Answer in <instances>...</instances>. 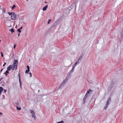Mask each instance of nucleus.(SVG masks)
I'll use <instances>...</instances> for the list:
<instances>
[{
    "mask_svg": "<svg viewBox=\"0 0 123 123\" xmlns=\"http://www.w3.org/2000/svg\"><path fill=\"white\" fill-rule=\"evenodd\" d=\"M16 17V14H15L14 12L13 14L11 15V19L14 20Z\"/></svg>",
    "mask_w": 123,
    "mask_h": 123,
    "instance_id": "nucleus-1",
    "label": "nucleus"
},
{
    "mask_svg": "<svg viewBox=\"0 0 123 123\" xmlns=\"http://www.w3.org/2000/svg\"><path fill=\"white\" fill-rule=\"evenodd\" d=\"M30 113L31 114L32 117L35 119H36V116L34 111L33 110H31V111Z\"/></svg>",
    "mask_w": 123,
    "mask_h": 123,
    "instance_id": "nucleus-2",
    "label": "nucleus"
},
{
    "mask_svg": "<svg viewBox=\"0 0 123 123\" xmlns=\"http://www.w3.org/2000/svg\"><path fill=\"white\" fill-rule=\"evenodd\" d=\"M12 70L13 71L14 70H16L17 69V66L15 65L12 64Z\"/></svg>",
    "mask_w": 123,
    "mask_h": 123,
    "instance_id": "nucleus-3",
    "label": "nucleus"
},
{
    "mask_svg": "<svg viewBox=\"0 0 123 123\" xmlns=\"http://www.w3.org/2000/svg\"><path fill=\"white\" fill-rule=\"evenodd\" d=\"M18 62V60H15L13 61V64L17 66Z\"/></svg>",
    "mask_w": 123,
    "mask_h": 123,
    "instance_id": "nucleus-4",
    "label": "nucleus"
},
{
    "mask_svg": "<svg viewBox=\"0 0 123 123\" xmlns=\"http://www.w3.org/2000/svg\"><path fill=\"white\" fill-rule=\"evenodd\" d=\"M111 98L110 97H109L107 100V101L106 102V105H108L109 104V102H111Z\"/></svg>",
    "mask_w": 123,
    "mask_h": 123,
    "instance_id": "nucleus-5",
    "label": "nucleus"
},
{
    "mask_svg": "<svg viewBox=\"0 0 123 123\" xmlns=\"http://www.w3.org/2000/svg\"><path fill=\"white\" fill-rule=\"evenodd\" d=\"M12 65H10L8 66L7 68V70L8 71H10L11 69L12 70Z\"/></svg>",
    "mask_w": 123,
    "mask_h": 123,
    "instance_id": "nucleus-6",
    "label": "nucleus"
},
{
    "mask_svg": "<svg viewBox=\"0 0 123 123\" xmlns=\"http://www.w3.org/2000/svg\"><path fill=\"white\" fill-rule=\"evenodd\" d=\"M65 82L63 81V82L61 83L60 85L58 87V88H59L60 89L61 87V86H63L65 84Z\"/></svg>",
    "mask_w": 123,
    "mask_h": 123,
    "instance_id": "nucleus-7",
    "label": "nucleus"
},
{
    "mask_svg": "<svg viewBox=\"0 0 123 123\" xmlns=\"http://www.w3.org/2000/svg\"><path fill=\"white\" fill-rule=\"evenodd\" d=\"M76 2H74L72 6H71V7L72 8H73V5H74V7H75V9H76Z\"/></svg>",
    "mask_w": 123,
    "mask_h": 123,
    "instance_id": "nucleus-8",
    "label": "nucleus"
},
{
    "mask_svg": "<svg viewBox=\"0 0 123 123\" xmlns=\"http://www.w3.org/2000/svg\"><path fill=\"white\" fill-rule=\"evenodd\" d=\"M48 7V6L47 5H46L43 8V10L44 11H46V9Z\"/></svg>",
    "mask_w": 123,
    "mask_h": 123,
    "instance_id": "nucleus-9",
    "label": "nucleus"
},
{
    "mask_svg": "<svg viewBox=\"0 0 123 123\" xmlns=\"http://www.w3.org/2000/svg\"><path fill=\"white\" fill-rule=\"evenodd\" d=\"M3 89V88L2 87H0V95L1 94V93Z\"/></svg>",
    "mask_w": 123,
    "mask_h": 123,
    "instance_id": "nucleus-10",
    "label": "nucleus"
},
{
    "mask_svg": "<svg viewBox=\"0 0 123 123\" xmlns=\"http://www.w3.org/2000/svg\"><path fill=\"white\" fill-rule=\"evenodd\" d=\"M2 12L3 13H5L6 12L5 9L4 8H2Z\"/></svg>",
    "mask_w": 123,
    "mask_h": 123,
    "instance_id": "nucleus-11",
    "label": "nucleus"
},
{
    "mask_svg": "<svg viewBox=\"0 0 123 123\" xmlns=\"http://www.w3.org/2000/svg\"><path fill=\"white\" fill-rule=\"evenodd\" d=\"M14 13V12H8V14L9 15H12V14H13V13Z\"/></svg>",
    "mask_w": 123,
    "mask_h": 123,
    "instance_id": "nucleus-12",
    "label": "nucleus"
},
{
    "mask_svg": "<svg viewBox=\"0 0 123 123\" xmlns=\"http://www.w3.org/2000/svg\"><path fill=\"white\" fill-rule=\"evenodd\" d=\"M9 72L7 70H6V71L5 73V74L6 76H7V73H9Z\"/></svg>",
    "mask_w": 123,
    "mask_h": 123,
    "instance_id": "nucleus-13",
    "label": "nucleus"
},
{
    "mask_svg": "<svg viewBox=\"0 0 123 123\" xmlns=\"http://www.w3.org/2000/svg\"><path fill=\"white\" fill-rule=\"evenodd\" d=\"M82 58V55H81L79 57V59L78 60V61L79 60H81Z\"/></svg>",
    "mask_w": 123,
    "mask_h": 123,
    "instance_id": "nucleus-14",
    "label": "nucleus"
},
{
    "mask_svg": "<svg viewBox=\"0 0 123 123\" xmlns=\"http://www.w3.org/2000/svg\"><path fill=\"white\" fill-rule=\"evenodd\" d=\"M73 72V71H72V70H70L68 73V74L69 75L70 74H71Z\"/></svg>",
    "mask_w": 123,
    "mask_h": 123,
    "instance_id": "nucleus-15",
    "label": "nucleus"
},
{
    "mask_svg": "<svg viewBox=\"0 0 123 123\" xmlns=\"http://www.w3.org/2000/svg\"><path fill=\"white\" fill-rule=\"evenodd\" d=\"M92 92V90H91L90 89L87 92V93H89L90 92Z\"/></svg>",
    "mask_w": 123,
    "mask_h": 123,
    "instance_id": "nucleus-16",
    "label": "nucleus"
},
{
    "mask_svg": "<svg viewBox=\"0 0 123 123\" xmlns=\"http://www.w3.org/2000/svg\"><path fill=\"white\" fill-rule=\"evenodd\" d=\"M10 31H11L12 33L13 32H14V30H13V29L12 28L10 30Z\"/></svg>",
    "mask_w": 123,
    "mask_h": 123,
    "instance_id": "nucleus-17",
    "label": "nucleus"
},
{
    "mask_svg": "<svg viewBox=\"0 0 123 123\" xmlns=\"http://www.w3.org/2000/svg\"><path fill=\"white\" fill-rule=\"evenodd\" d=\"M87 97H86V96H85L84 99H83V101L84 102L85 101V100L87 98Z\"/></svg>",
    "mask_w": 123,
    "mask_h": 123,
    "instance_id": "nucleus-18",
    "label": "nucleus"
},
{
    "mask_svg": "<svg viewBox=\"0 0 123 123\" xmlns=\"http://www.w3.org/2000/svg\"><path fill=\"white\" fill-rule=\"evenodd\" d=\"M30 71V70H26L25 71V73L26 74H27L28 73V72H29Z\"/></svg>",
    "mask_w": 123,
    "mask_h": 123,
    "instance_id": "nucleus-19",
    "label": "nucleus"
},
{
    "mask_svg": "<svg viewBox=\"0 0 123 123\" xmlns=\"http://www.w3.org/2000/svg\"><path fill=\"white\" fill-rule=\"evenodd\" d=\"M64 122L63 121H61L57 122V123H63Z\"/></svg>",
    "mask_w": 123,
    "mask_h": 123,
    "instance_id": "nucleus-20",
    "label": "nucleus"
},
{
    "mask_svg": "<svg viewBox=\"0 0 123 123\" xmlns=\"http://www.w3.org/2000/svg\"><path fill=\"white\" fill-rule=\"evenodd\" d=\"M16 7V6L15 5H13V6L12 7V9H14V7Z\"/></svg>",
    "mask_w": 123,
    "mask_h": 123,
    "instance_id": "nucleus-21",
    "label": "nucleus"
},
{
    "mask_svg": "<svg viewBox=\"0 0 123 123\" xmlns=\"http://www.w3.org/2000/svg\"><path fill=\"white\" fill-rule=\"evenodd\" d=\"M17 31H18L20 33L21 32V31L20 30V29H18L17 30Z\"/></svg>",
    "mask_w": 123,
    "mask_h": 123,
    "instance_id": "nucleus-22",
    "label": "nucleus"
},
{
    "mask_svg": "<svg viewBox=\"0 0 123 123\" xmlns=\"http://www.w3.org/2000/svg\"><path fill=\"white\" fill-rule=\"evenodd\" d=\"M108 105H107L106 104V105H105V107L104 108V109H106L107 108V107Z\"/></svg>",
    "mask_w": 123,
    "mask_h": 123,
    "instance_id": "nucleus-23",
    "label": "nucleus"
},
{
    "mask_svg": "<svg viewBox=\"0 0 123 123\" xmlns=\"http://www.w3.org/2000/svg\"><path fill=\"white\" fill-rule=\"evenodd\" d=\"M17 109V110H20L21 109V108L20 107H18L17 106L16 107Z\"/></svg>",
    "mask_w": 123,
    "mask_h": 123,
    "instance_id": "nucleus-24",
    "label": "nucleus"
},
{
    "mask_svg": "<svg viewBox=\"0 0 123 123\" xmlns=\"http://www.w3.org/2000/svg\"><path fill=\"white\" fill-rule=\"evenodd\" d=\"M67 78H66L63 81L65 82L67 81Z\"/></svg>",
    "mask_w": 123,
    "mask_h": 123,
    "instance_id": "nucleus-25",
    "label": "nucleus"
},
{
    "mask_svg": "<svg viewBox=\"0 0 123 123\" xmlns=\"http://www.w3.org/2000/svg\"><path fill=\"white\" fill-rule=\"evenodd\" d=\"M29 74H30V77H31L32 76L31 73V72H30L29 73Z\"/></svg>",
    "mask_w": 123,
    "mask_h": 123,
    "instance_id": "nucleus-26",
    "label": "nucleus"
},
{
    "mask_svg": "<svg viewBox=\"0 0 123 123\" xmlns=\"http://www.w3.org/2000/svg\"><path fill=\"white\" fill-rule=\"evenodd\" d=\"M27 70H30V68L29 66L28 65L27 66Z\"/></svg>",
    "mask_w": 123,
    "mask_h": 123,
    "instance_id": "nucleus-27",
    "label": "nucleus"
},
{
    "mask_svg": "<svg viewBox=\"0 0 123 123\" xmlns=\"http://www.w3.org/2000/svg\"><path fill=\"white\" fill-rule=\"evenodd\" d=\"M19 82L20 86L21 87V81H19Z\"/></svg>",
    "mask_w": 123,
    "mask_h": 123,
    "instance_id": "nucleus-28",
    "label": "nucleus"
},
{
    "mask_svg": "<svg viewBox=\"0 0 123 123\" xmlns=\"http://www.w3.org/2000/svg\"><path fill=\"white\" fill-rule=\"evenodd\" d=\"M78 63V62H76V63H75L74 64V66H75L76 65V64Z\"/></svg>",
    "mask_w": 123,
    "mask_h": 123,
    "instance_id": "nucleus-29",
    "label": "nucleus"
},
{
    "mask_svg": "<svg viewBox=\"0 0 123 123\" xmlns=\"http://www.w3.org/2000/svg\"><path fill=\"white\" fill-rule=\"evenodd\" d=\"M1 57H3V54L2 53V52H1Z\"/></svg>",
    "mask_w": 123,
    "mask_h": 123,
    "instance_id": "nucleus-30",
    "label": "nucleus"
},
{
    "mask_svg": "<svg viewBox=\"0 0 123 123\" xmlns=\"http://www.w3.org/2000/svg\"><path fill=\"white\" fill-rule=\"evenodd\" d=\"M6 89H4V93H6Z\"/></svg>",
    "mask_w": 123,
    "mask_h": 123,
    "instance_id": "nucleus-31",
    "label": "nucleus"
},
{
    "mask_svg": "<svg viewBox=\"0 0 123 123\" xmlns=\"http://www.w3.org/2000/svg\"><path fill=\"white\" fill-rule=\"evenodd\" d=\"M16 46V45L15 44L13 46V48L14 49H15V48Z\"/></svg>",
    "mask_w": 123,
    "mask_h": 123,
    "instance_id": "nucleus-32",
    "label": "nucleus"
},
{
    "mask_svg": "<svg viewBox=\"0 0 123 123\" xmlns=\"http://www.w3.org/2000/svg\"><path fill=\"white\" fill-rule=\"evenodd\" d=\"M6 64V62L4 63L3 65V66H5Z\"/></svg>",
    "mask_w": 123,
    "mask_h": 123,
    "instance_id": "nucleus-33",
    "label": "nucleus"
},
{
    "mask_svg": "<svg viewBox=\"0 0 123 123\" xmlns=\"http://www.w3.org/2000/svg\"><path fill=\"white\" fill-rule=\"evenodd\" d=\"M51 21V20H49L48 22V24H49V23L50 21Z\"/></svg>",
    "mask_w": 123,
    "mask_h": 123,
    "instance_id": "nucleus-34",
    "label": "nucleus"
},
{
    "mask_svg": "<svg viewBox=\"0 0 123 123\" xmlns=\"http://www.w3.org/2000/svg\"><path fill=\"white\" fill-rule=\"evenodd\" d=\"M18 76H19V78H20V74H18Z\"/></svg>",
    "mask_w": 123,
    "mask_h": 123,
    "instance_id": "nucleus-35",
    "label": "nucleus"
},
{
    "mask_svg": "<svg viewBox=\"0 0 123 123\" xmlns=\"http://www.w3.org/2000/svg\"><path fill=\"white\" fill-rule=\"evenodd\" d=\"M88 93H86L85 96H86V97H87L88 96Z\"/></svg>",
    "mask_w": 123,
    "mask_h": 123,
    "instance_id": "nucleus-36",
    "label": "nucleus"
},
{
    "mask_svg": "<svg viewBox=\"0 0 123 123\" xmlns=\"http://www.w3.org/2000/svg\"><path fill=\"white\" fill-rule=\"evenodd\" d=\"M3 79L2 78H1L0 77V81Z\"/></svg>",
    "mask_w": 123,
    "mask_h": 123,
    "instance_id": "nucleus-37",
    "label": "nucleus"
},
{
    "mask_svg": "<svg viewBox=\"0 0 123 123\" xmlns=\"http://www.w3.org/2000/svg\"><path fill=\"white\" fill-rule=\"evenodd\" d=\"M19 81H21V80L20 78H19Z\"/></svg>",
    "mask_w": 123,
    "mask_h": 123,
    "instance_id": "nucleus-38",
    "label": "nucleus"
},
{
    "mask_svg": "<svg viewBox=\"0 0 123 123\" xmlns=\"http://www.w3.org/2000/svg\"><path fill=\"white\" fill-rule=\"evenodd\" d=\"M3 70V69H1L0 71L1 72H2V71Z\"/></svg>",
    "mask_w": 123,
    "mask_h": 123,
    "instance_id": "nucleus-39",
    "label": "nucleus"
},
{
    "mask_svg": "<svg viewBox=\"0 0 123 123\" xmlns=\"http://www.w3.org/2000/svg\"><path fill=\"white\" fill-rule=\"evenodd\" d=\"M20 33H19L18 34V37H19L20 36Z\"/></svg>",
    "mask_w": 123,
    "mask_h": 123,
    "instance_id": "nucleus-40",
    "label": "nucleus"
},
{
    "mask_svg": "<svg viewBox=\"0 0 123 123\" xmlns=\"http://www.w3.org/2000/svg\"><path fill=\"white\" fill-rule=\"evenodd\" d=\"M71 70H72V71H73V70H74V69H73V68H72L71 69Z\"/></svg>",
    "mask_w": 123,
    "mask_h": 123,
    "instance_id": "nucleus-41",
    "label": "nucleus"
},
{
    "mask_svg": "<svg viewBox=\"0 0 123 123\" xmlns=\"http://www.w3.org/2000/svg\"><path fill=\"white\" fill-rule=\"evenodd\" d=\"M75 67V66H74V67H73V68H73V69H74V68Z\"/></svg>",
    "mask_w": 123,
    "mask_h": 123,
    "instance_id": "nucleus-42",
    "label": "nucleus"
},
{
    "mask_svg": "<svg viewBox=\"0 0 123 123\" xmlns=\"http://www.w3.org/2000/svg\"><path fill=\"white\" fill-rule=\"evenodd\" d=\"M75 67V66H74V67H73V68H73V69H74V68Z\"/></svg>",
    "mask_w": 123,
    "mask_h": 123,
    "instance_id": "nucleus-43",
    "label": "nucleus"
},
{
    "mask_svg": "<svg viewBox=\"0 0 123 123\" xmlns=\"http://www.w3.org/2000/svg\"><path fill=\"white\" fill-rule=\"evenodd\" d=\"M0 114L2 115V113L1 112H0Z\"/></svg>",
    "mask_w": 123,
    "mask_h": 123,
    "instance_id": "nucleus-44",
    "label": "nucleus"
},
{
    "mask_svg": "<svg viewBox=\"0 0 123 123\" xmlns=\"http://www.w3.org/2000/svg\"><path fill=\"white\" fill-rule=\"evenodd\" d=\"M22 27H21L20 28V29H22Z\"/></svg>",
    "mask_w": 123,
    "mask_h": 123,
    "instance_id": "nucleus-45",
    "label": "nucleus"
},
{
    "mask_svg": "<svg viewBox=\"0 0 123 123\" xmlns=\"http://www.w3.org/2000/svg\"><path fill=\"white\" fill-rule=\"evenodd\" d=\"M44 3H47V2H46V1H45V2H44Z\"/></svg>",
    "mask_w": 123,
    "mask_h": 123,
    "instance_id": "nucleus-46",
    "label": "nucleus"
},
{
    "mask_svg": "<svg viewBox=\"0 0 123 123\" xmlns=\"http://www.w3.org/2000/svg\"><path fill=\"white\" fill-rule=\"evenodd\" d=\"M17 27V26L16 25V26H15V28H16Z\"/></svg>",
    "mask_w": 123,
    "mask_h": 123,
    "instance_id": "nucleus-47",
    "label": "nucleus"
},
{
    "mask_svg": "<svg viewBox=\"0 0 123 123\" xmlns=\"http://www.w3.org/2000/svg\"><path fill=\"white\" fill-rule=\"evenodd\" d=\"M1 72H0V74H1Z\"/></svg>",
    "mask_w": 123,
    "mask_h": 123,
    "instance_id": "nucleus-48",
    "label": "nucleus"
},
{
    "mask_svg": "<svg viewBox=\"0 0 123 123\" xmlns=\"http://www.w3.org/2000/svg\"><path fill=\"white\" fill-rule=\"evenodd\" d=\"M74 65H73V67H74Z\"/></svg>",
    "mask_w": 123,
    "mask_h": 123,
    "instance_id": "nucleus-49",
    "label": "nucleus"
},
{
    "mask_svg": "<svg viewBox=\"0 0 123 123\" xmlns=\"http://www.w3.org/2000/svg\"><path fill=\"white\" fill-rule=\"evenodd\" d=\"M1 41V40H0V42Z\"/></svg>",
    "mask_w": 123,
    "mask_h": 123,
    "instance_id": "nucleus-50",
    "label": "nucleus"
},
{
    "mask_svg": "<svg viewBox=\"0 0 123 123\" xmlns=\"http://www.w3.org/2000/svg\"><path fill=\"white\" fill-rule=\"evenodd\" d=\"M12 55H13V53Z\"/></svg>",
    "mask_w": 123,
    "mask_h": 123,
    "instance_id": "nucleus-51",
    "label": "nucleus"
},
{
    "mask_svg": "<svg viewBox=\"0 0 123 123\" xmlns=\"http://www.w3.org/2000/svg\"><path fill=\"white\" fill-rule=\"evenodd\" d=\"M12 55H13V53Z\"/></svg>",
    "mask_w": 123,
    "mask_h": 123,
    "instance_id": "nucleus-52",
    "label": "nucleus"
},
{
    "mask_svg": "<svg viewBox=\"0 0 123 123\" xmlns=\"http://www.w3.org/2000/svg\"><path fill=\"white\" fill-rule=\"evenodd\" d=\"M0 7H1V6L0 5Z\"/></svg>",
    "mask_w": 123,
    "mask_h": 123,
    "instance_id": "nucleus-53",
    "label": "nucleus"
}]
</instances>
